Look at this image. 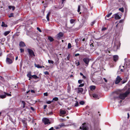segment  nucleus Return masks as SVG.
<instances>
[{
  "label": "nucleus",
  "instance_id": "obj_1",
  "mask_svg": "<svg viewBox=\"0 0 130 130\" xmlns=\"http://www.w3.org/2000/svg\"><path fill=\"white\" fill-rule=\"evenodd\" d=\"M130 93V88H128V90L125 92L124 93L120 94L119 96H114V100H116L117 99H118L119 98L122 100H124Z\"/></svg>",
  "mask_w": 130,
  "mask_h": 130
},
{
  "label": "nucleus",
  "instance_id": "obj_2",
  "mask_svg": "<svg viewBox=\"0 0 130 130\" xmlns=\"http://www.w3.org/2000/svg\"><path fill=\"white\" fill-rule=\"evenodd\" d=\"M28 52L29 53V56L31 57L33 56H35V55L34 51L31 49L28 48L27 49Z\"/></svg>",
  "mask_w": 130,
  "mask_h": 130
},
{
  "label": "nucleus",
  "instance_id": "obj_3",
  "mask_svg": "<svg viewBox=\"0 0 130 130\" xmlns=\"http://www.w3.org/2000/svg\"><path fill=\"white\" fill-rule=\"evenodd\" d=\"M22 122L24 127L25 128V130H27V122L26 121V120H25V119H24L22 120Z\"/></svg>",
  "mask_w": 130,
  "mask_h": 130
},
{
  "label": "nucleus",
  "instance_id": "obj_4",
  "mask_svg": "<svg viewBox=\"0 0 130 130\" xmlns=\"http://www.w3.org/2000/svg\"><path fill=\"white\" fill-rule=\"evenodd\" d=\"M122 79L121 78L120 76H118L116 78V80L115 83L116 84H118L119 83Z\"/></svg>",
  "mask_w": 130,
  "mask_h": 130
},
{
  "label": "nucleus",
  "instance_id": "obj_5",
  "mask_svg": "<svg viewBox=\"0 0 130 130\" xmlns=\"http://www.w3.org/2000/svg\"><path fill=\"white\" fill-rule=\"evenodd\" d=\"M42 121L45 124H46L48 123H50L49 122V120L46 118H43Z\"/></svg>",
  "mask_w": 130,
  "mask_h": 130
},
{
  "label": "nucleus",
  "instance_id": "obj_6",
  "mask_svg": "<svg viewBox=\"0 0 130 130\" xmlns=\"http://www.w3.org/2000/svg\"><path fill=\"white\" fill-rule=\"evenodd\" d=\"M83 61L85 64L88 65L89 62V59L87 58H85L83 59Z\"/></svg>",
  "mask_w": 130,
  "mask_h": 130
},
{
  "label": "nucleus",
  "instance_id": "obj_7",
  "mask_svg": "<svg viewBox=\"0 0 130 130\" xmlns=\"http://www.w3.org/2000/svg\"><path fill=\"white\" fill-rule=\"evenodd\" d=\"M6 59H14V57L13 55L12 54H8L7 55Z\"/></svg>",
  "mask_w": 130,
  "mask_h": 130
},
{
  "label": "nucleus",
  "instance_id": "obj_8",
  "mask_svg": "<svg viewBox=\"0 0 130 130\" xmlns=\"http://www.w3.org/2000/svg\"><path fill=\"white\" fill-rule=\"evenodd\" d=\"M80 129H82L83 130H88V128L86 125L83 124H82V127H80Z\"/></svg>",
  "mask_w": 130,
  "mask_h": 130
},
{
  "label": "nucleus",
  "instance_id": "obj_9",
  "mask_svg": "<svg viewBox=\"0 0 130 130\" xmlns=\"http://www.w3.org/2000/svg\"><path fill=\"white\" fill-rule=\"evenodd\" d=\"M14 59H6V62L8 64H11L12 63L13 61L14 60Z\"/></svg>",
  "mask_w": 130,
  "mask_h": 130
},
{
  "label": "nucleus",
  "instance_id": "obj_10",
  "mask_svg": "<svg viewBox=\"0 0 130 130\" xmlns=\"http://www.w3.org/2000/svg\"><path fill=\"white\" fill-rule=\"evenodd\" d=\"M63 34L62 33L60 32L57 35V38L58 39L61 38L63 37Z\"/></svg>",
  "mask_w": 130,
  "mask_h": 130
},
{
  "label": "nucleus",
  "instance_id": "obj_11",
  "mask_svg": "<svg viewBox=\"0 0 130 130\" xmlns=\"http://www.w3.org/2000/svg\"><path fill=\"white\" fill-rule=\"evenodd\" d=\"M115 19L117 20L120 19L121 18V17L117 14H114Z\"/></svg>",
  "mask_w": 130,
  "mask_h": 130
},
{
  "label": "nucleus",
  "instance_id": "obj_12",
  "mask_svg": "<svg viewBox=\"0 0 130 130\" xmlns=\"http://www.w3.org/2000/svg\"><path fill=\"white\" fill-rule=\"evenodd\" d=\"M19 45L20 47H24L26 46V45L24 42L22 41H21L20 42Z\"/></svg>",
  "mask_w": 130,
  "mask_h": 130
},
{
  "label": "nucleus",
  "instance_id": "obj_13",
  "mask_svg": "<svg viewBox=\"0 0 130 130\" xmlns=\"http://www.w3.org/2000/svg\"><path fill=\"white\" fill-rule=\"evenodd\" d=\"M1 95H0V98L1 99H4L6 98V92H5V94L4 93L3 94H2Z\"/></svg>",
  "mask_w": 130,
  "mask_h": 130
},
{
  "label": "nucleus",
  "instance_id": "obj_14",
  "mask_svg": "<svg viewBox=\"0 0 130 130\" xmlns=\"http://www.w3.org/2000/svg\"><path fill=\"white\" fill-rule=\"evenodd\" d=\"M93 97L96 99H99V98L98 94L96 93H93Z\"/></svg>",
  "mask_w": 130,
  "mask_h": 130
},
{
  "label": "nucleus",
  "instance_id": "obj_15",
  "mask_svg": "<svg viewBox=\"0 0 130 130\" xmlns=\"http://www.w3.org/2000/svg\"><path fill=\"white\" fill-rule=\"evenodd\" d=\"M113 60L115 61H116L118 59V56L117 55H114L113 56Z\"/></svg>",
  "mask_w": 130,
  "mask_h": 130
},
{
  "label": "nucleus",
  "instance_id": "obj_16",
  "mask_svg": "<svg viewBox=\"0 0 130 130\" xmlns=\"http://www.w3.org/2000/svg\"><path fill=\"white\" fill-rule=\"evenodd\" d=\"M66 112L65 110L60 109V113L61 115H63L66 114Z\"/></svg>",
  "mask_w": 130,
  "mask_h": 130
},
{
  "label": "nucleus",
  "instance_id": "obj_17",
  "mask_svg": "<svg viewBox=\"0 0 130 130\" xmlns=\"http://www.w3.org/2000/svg\"><path fill=\"white\" fill-rule=\"evenodd\" d=\"M78 93L82 92L83 91L84 89L82 88H78Z\"/></svg>",
  "mask_w": 130,
  "mask_h": 130
},
{
  "label": "nucleus",
  "instance_id": "obj_18",
  "mask_svg": "<svg viewBox=\"0 0 130 130\" xmlns=\"http://www.w3.org/2000/svg\"><path fill=\"white\" fill-rule=\"evenodd\" d=\"M35 66L37 68H44V66H40L39 64H35Z\"/></svg>",
  "mask_w": 130,
  "mask_h": 130
},
{
  "label": "nucleus",
  "instance_id": "obj_19",
  "mask_svg": "<svg viewBox=\"0 0 130 130\" xmlns=\"http://www.w3.org/2000/svg\"><path fill=\"white\" fill-rule=\"evenodd\" d=\"M50 14V12H49L47 14L46 18L47 19V20L48 21H49V16Z\"/></svg>",
  "mask_w": 130,
  "mask_h": 130
},
{
  "label": "nucleus",
  "instance_id": "obj_20",
  "mask_svg": "<svg viewBox=\"0 0 130 130\" xmlns=\"http://www.w3.org/2000/svg\"><path fill=\"white\" fill-rule=\"evenodd\" d=\"M90 88L91 90H93L95 88V86H90Z\"/></svg>",
  "mask_w": 130,
  "mask_h": 130
},
{
  "label": "nucleus",
  "instance_id": "obj_21",
  "mask_svg": "<svg viewBox=\"0 0 130 130\" xmlns=\"http://www.w3.org/2000/svg\"><path fill=\"white\" fill-rule=\"evenodd\" d=\"M8 8L10 9H11V8H12V10H14L15 8V7L14 6H8Z\"/></svg>",
  "mask_w": 130,
  "mask_h": 130
},
{
  "label": "nucleus",
  "instance_id": "obj_22",
  "mask_svg": "<svg viewBox=\"0 0 130 130\" xmlns=\"http://www.w3.org/2000/svg\"><path fill=\"white\" fill-rule=\"evenodd\" d=\"M48 39L50 42H52L54 40V39L51 37H48Z\"/></svg>",
  "mask_w": 130,
  "mask_h": 130
},
{
  "label": "nucleus",
  "instance_id": "obj_23",
  "mask_svg": "<svg viewBox=\"0 0 130 130\" xmlns=\"http://www.w3.org/2000/svg\"><path fill=\"white\" fill-rule=\"evenodd\" d=\"M58 98L57 97H55L53 99L52 102H54V101H57L58 100Z\"/></svg>",
  "mask_w": 130,
  "mask_h": 130
},
{
  "label": "nucleus",
  "instance_id": "obj_24",
  "mask_svg": "<svg viewBox=\"0 0 130 130\" xmlns=\"http://www.w3.org/2000/svg\"><path fill=\"white\" fill-rule=\"evenodd\" d=\"M10 32V31H5L4 34V35L5 36H6L8 34H9Z\"/></svg>",
  "mask_w": 130,
  "mask_h": 130
},
{
  "label": "nucleus",
  "instance_id": "obj_25",
  "mask_svg": "<svg viewBox=\"0 0 130 130\" xmlns=\"http://www.w3.org/2000/svg\"><path fill=\"white\" fill-rule=\"evenodd\" d=\"M32 77V78H34V79H38L39 78V77H38L37 75H32L31 76Z\"/></svg>",
  "mask_w": 130,
  "mask_h": 130
},
{
  "label": "nucleus",
  "instance_id": "obj_26",
  "mask_svg": "<svg viewBox=\"0 0 130 130\" xmlns=\"http://www.w3.org/2000/svg\"><path fill=\"white\" fill-rule=\"evenodd\" d=\"M126 59V58H125V59H124V60H125V63H124V66H123V68H124V67L125 66H125H126V67H127V62L125 60Z\"/></svg>",
  "mask_w": 130,
  "mask_h": 130
},
{
  "label": "nucleus",
  "instance_id": "obj_27",
  "mask_svg": "<svg viewBox=\"0 0 130 130\" xmlns=\"http://www.w3.org/2000/svg\"><path fill=\"white\" fill-rule=\"evenodd\" d=\"M22 103L23 105V108H25V107L26 103L23 101H22Z\"/></svg>",
  "mask_w": 130,
  "mask_h": 130
},
{
  "label": "nucleus",
  "instance_id": "obj_28",
  "mask_svg": "<svg viewBox=\"0 0 130 130\" xmlns=\"http://www.w3.org/2000/svg\"><path fill=\"white\" fill-rule=\"evenodd\" d=\"M32 75H31V72H29L27 74V76L28 77H29L30 76H31Z\"/></svg>",
  "mask_w": 130,
  "mask_h": 130
},
{
  "label": "nucleus",
  "instance_id": "obj_29",
  "mask_svg": "<svg viewBox=\"0 0 130 130\" xmlns=\"http://www.w3.org/2000/svg\"><path fill=\"white\" fill-rule=\"evenodd\" d=\"M2 26L3 27H7V25L6 24H4V23L3 22H2Z\"/></svg>",
  "mask_w": 130,
  "mask_h": 130
},
{
  "label": "nucleus",
  "instance_id": "obj_30",
  "mask_svg": "<svg viewBox=\"0 0 130 130\" xmlns=\"http://www.w3.org/2000/svg\"><path fill=\"white\" fill-rule=\"evenodd\" d=\"M75 20L73 19H71L70 20V23L71 24H73V23H74V22L75 21Z\"/></svg>",
  "mask_w": 130,
  "mask_h": 130
},
{
  "label": "nucleus",
  "instance_id": "obj_31",
  "mask_svg": "<svg viewBox=\"0 0 130 130\" xmlns=\"http://www.w3.org/2000/svg\"><path fill=\"white\" fill-rule=\"evenodd\" d=\"M48 62L49 63H51L52 64H53L54 63L53 61L50 60H48Z\"/></svg>",
  "mask_w": 130,
  "mask_h": 130
},
{
  "label": "nucleus",
  "instance_id": "obj_32",
  "mask_svg": "<svg viewBox=\"0 0 130 130\" xmlns=\"http://www.w3.org/2000/svg\"><path fill=\"white\" fill-rule=\"evenodd\" d=\"M71 45L70 43H69L68 44V49L70 48L71 47Z\"/></svg>",
  "mask_w": 130,
  "mask_h": 130
},
{
  "label": "nucleus",
  "instance_id": "obj_33",
  "mask_svg": "<svg viewBox=\"0 0 130 130\" xmlns=\"http://www.w3.org/2000/svg\"><path fill=\"white\" fill-rule=\"evenodd\" d=\"M14 14L13 13H11L9 15L8 17L9 18H10L12 17H13Z\"/></svg>",
  "mask_w": 130,
  "mask_h": 130
},
{
  "label": "nucleus",
  "instance_id": "obj_34",
  "mask_svg": "<svg viewBox=\"0 0 130 130\" xmlns=\"http://www.w3.org/2000/svg\"><path fill=\"white\" fill-rule=\"evenodd\" d=\"M112 13L110 12L109 14H108V15H107L106 16V17H107L108 18H109L111 15L112 14Z\"/></svg>",
  "mask_w": 130,
  "mask_h": 130
},
{
  "label": "nucleus",
  "instance_id": "obj_35",
  "mask_svg": "<svg viewBox=\"0 0 130 130\" xmlns=\"http://www.w3.org/2000/svg\"><path fill=\"white\" fill-rule=\"evenodd\" d=\"M79 104L81 105H83L85 103V102L83 101H80L79 103Z\"/></svg>",
  "mask_w": 130,
  "mask_h": 130
},
{
  "label": "nucleus",
  "instance_id": "obj_36",
  "mask_svg": "<svg viewBox=\"0 0 130 130\" xmlns=\"http://www.w3.org/2000/svg\"><path fill=\"white\" fill-rule=\"evenodd\" d=\"M119 10L122 12L124 11V9L123 8H119Z\"/></svg>",
  "mask_w": 130,
  "mask_h": 130
},
{
  "label": "nucleus",
  "instance_id": "obj_37",
  "mask_svg": "<svg viewBox=\"0 0 130 130\" xmlns=\"http://www.w3.org/2000/svg\"><path fill=\"white\" fill-rule=\"evenodd\" d=\"M78 103L77 101H76V102L75 103V107H77L78 106Z\"/></svg>",
  "mask_w": 130,
  "mask_h": 130
},
{
  "label": "nucleus",
  "instance_id": "obj_38",
  "mask_svg": "<svg viewBox=\"0 0 130 130\" xmlns=\"http://www.w3.org/2000/svg\"><path fill=\"white\" fill-rule=\"evenodd\" d=\"M59 126H60V128L64 126V124L63 123H62L61 124H59Z\"/></svg>",
  "mask_w": 130,
  "mask_h": 130
},
{
  "label": "nucleus",
  "instance_id": "obj_39",
  "mask_svg": "<svg viewBox=\"0 0 130 130\" xmlns=\"http://www.w3.org/2000/svg\"><path fill=\"white\" fill-rule=\"evenodd\" d=\"M80 7L79 5L78 6V9H77V11L78 12H79L80 11Z\"/></svg>",
  "mask_w": 130,
  "mask_h": 130
},
{
  "label": "nucleus",
  "instance_id": "obj_40",
  "mask_svg": "<svg viewBox=\"0 0 130 130\" xmlns=\"http://www.w3.org/2000/svg\"><path fill=\"white\" fill-rule=\"evenodd\" d=\"M55 127L56 129H58L60 128V126H59V125L57 126V127Z\"/></svg>",
  "mask_w": 130,
  "mask_h": 130
},
{
  "label": "nucleus",
  "instance_id": "obj_41",
  "mask_svg": "<svg viewBox=\"0 0 130 130\" xmlns=\"http://www.w3.org/2000/svg\"><path fill=\"white\" fill-rule=\"evenodd\" d=\"M83 81V80H78V83L80 84H81L82 83V82Z\"/></svg>",
  "mask_w": 130,
  "mask_h": 130
},
{
  "label": "nucleus",
  "instance_id": "obj_42",
  "mask_svg": "<svg viewBox=\"0 0 130 130\" xmlns=\"http://www.w3.org/2000/svg\"><path fill=\"white\" fill-rule=\"evenodd\" d=\"M84 84H83H83H80V85H79V87H82L83 86H84Z\"/></svg>",
  "mask_w": 130,
  "mask_h": 130
},
{
  "label": "nucleus",
  "instance_id": "obj_43",
  "mask_svg": "<svg viewBox=\"0 0 130 130\" xmlns=\"http://www.w3.org/2000/svg\"><path fill=\"white\" fill-rule=\"evenodd\" d=\"M37 29L39 31V32H42V31L38 27H37Z\"/></svg>",
  "mask_w": 130,
  "mask_h": 130
},
{
  "label": "nucleus",
  "instance_id": "obj_44",
  "mask_svg": "<svg viewBox=\"0 0 130 130\" xmlns=\"http://www.w3.org/2000/svg\"><path fill=\"white\" fill-rule=\"evenodd\" d=\"M70 55L69 54L68 55V56H67V59L68 60H69V59H70Z\"/></svg>",
  "mask_w": 130,
  "mask_h": 130
},
{
  "label": "nucleus",
  "instance_id": "obj_45",
  "mask_svg": "<svg viewBox=\"0 0 130 130\" xmlns=\"http://www.w3.org/2000/svg\"><path fill=\"white\" fill-rule=\"evenodd\" d=\"M127 82V80H124L123 81H122V84L125 83Z\"/></svg>",
  "mask_w": 130,
  "mask_h": 130
},
{
  "label": "nucleus",
  "instance_id": "obj_46",
  "mask_svg": "<svg viewBox=\"0 0 130 130\" xmlns=\"http://www.w3.org/2000/svg\"><path fill=\"white\" fill-rule=\"evenodd\" d=\"M3 93L5 94V92H4L3 91H2L0 90V95H1V94H3Z\"/></svg>",
  "mask_w": 130,
  "mask_h": 130
},
{
  "label": "nucleus",
  "instance_id": "obj_47",
  "mask_svg": "<svg viewBox=\"0 0 130 130\" xmlns=\"http://www.w3.org/2000/svg\"><path fill=\"white\" fill-rule=\"evenodd\" d=\"M6 93V96L7 95L8 96H11V94L9 93Z\"/></svg>",
  "mask_w": 130,
  "mask_h": 130
},
{
  "label": "nucleus",
  "instance_id": "obj_48",
  "mask_svg": "<svg viewBox=\"0 0 130 130\" xmlns=\"http://www.w3.org/2000/svg\"><path fill=\"white\" fill-rule=\"evenodd\" d=\"M44 73L45 75H48L49 74V73H48V72L47 71L44 72Z\"/></svg>",
  "mask_w": 130,
  "mask_h": 130
},
{
  "label": "nucleus",
  "instance_id": "obj_49",
  "mask_svg": "<svg viewBox=\"0 0 130 130\" xmlns=\"http://www.w3.org/2000/svg\"><path fill=\"white\" fill-rule=\"evenodd\" d=\"M20 50L21 52L22 53L24 52V50L23 49L21 48H20Z\"/></svg>",
  "mask_w": 130,
  "mask_h": 130
},
{
  "label": "nucleus",
  "instance_id": "obj_50",
  "mask_svg": "<svg viewBox=\"0 0 130 130\" xmlns=\"http://www.w3.org/2000/svg\"><path fill=\"white\" fill-rule=\"evenodd\" d=\"M0 80L2 81H4V79L2 76H0Z\"/></svg>",
  "mask_w": 130,
  "mask_h": 130
},
{
  "label": "nucleus",
  "instance_id": "obj_51",
  "mask_svg": "<svg viewBox=\"0 0 130 130\" xmlns=\"http://www.w3.org/2000/svg\"><path fill=\"white\" fill-rule=\"evenodd\" d=\"M52 102V101H48L46 102V103L48 104H50Z\"/></svg>",
  "mask_w": 130,
  "mask_h": 130
},
{
  "label": "nucleus",
  "instance_id": "obj_52",
  "mask_svg": "<svg viewBox=\"0 0 130 130\" xmlns=\"http://www.w3.org/2000/svg\"><path fill=\"white\" fill-rule=\"evenodd\" d=\"M107 29L106 28V27H104L102 29V30L104 31L105 30Z\"/></svg>",
  "mask_w": 130,
  "mask_h": 130
},
{
  "label": "nucleus",
  "instance_id": "obj_53",
  "mask_svg": "<svg viewBox=\"0 0 130 130\" xmlns=\"http://www.w3.org/2000/svg\"><path fill=\"white\" fill-rule=\"evenodd\" d=\"M1 49L0 48V57L1 56H2V52L1 51Z\"/></svg>",
  "mask_w": 130,
  "mask_h": 130
},
{
  "label": "nucleus",
  "instance_id": "obj_54",
  "mask_svg": "<svg viewBox=\"0 0 130 130\" xmlns=\"http://www.w3.org/2000/svg\"><path fill=\"white\" fill-rule=\"evenodd\" d=\"M53 113L52 112H51L49 113H47V114L49 115H51L53 114Z\"/></svg>",
  "mask_w": 130,
  "mask_h": 130
},
{
  "label": "nucleus",
  "instance_id": "obj_55",
  "mask_svg": "<svg viewBox=\"0 0 130 130\" xmlns=\"http://www.w3.org/2000/svg\"><path fill=\"white\" fill-rule=\"evenodd\" d=\"M48 130H54V128L53 127H51V128H50Z\"/></svg>",
  "mask_w": 130,
  "mask_h": 130
},
{
  "label": "nucleus",
  "instance_id": "obj_56",
  "mask_svg": "<svg viewBox=\"0 0 130 130\" xmlns=\"http://www.w3.org/2000/svg\"><path fill=\"white\" fill-rule=\"evenodd\" d=\"M86 76H84V75L83 76V79H86Z\"/></svg>",
  "mask_w": 130,
  "mask_h": 130
},
{
  "label": "nucleus",
  "instance_id": "obj_57",
  "mask_svg": "<svg viewBox=\"0 0 130 130\" xmlns=\"http://www.w3.org/2000/svg\"><path fill=\"white\" fill-rule=\"evenodd\" d=\"M44 96H47L48 94L47 93H44Z\"/></svg>",
  "mask_w": 130,
  "mask_h": 130
},
{
  "label": "nucleus",
  "instance_id": "obj_58",
  "mask_svg": "<svg viewBox=\"0 0 130 130\" xmlns=\"http://www.w3.org/2000/svg\"><path fill=\"white\" fill-rule=\"evenodd\" d=\"M79 54L78 53L76 54L75 55V56H79Z\"/></svg>",
  "mask_w": 130,
  "mask_h": 130
},
{
  "label": "nucleus",
  "instance_id": "obj_59",
  "mask_svg": "<svg viewBox=\"0 0 130 130\" xmlns=\"http://www.w3.org/2000/svg\"><path fill=\"white\" fill-rule=\"evenodd\" d=\"M47 107V105H44V109H46V108Z\"/></svg>",
  "mask_w": 130,
  "mask_h": 130
},
{
  "label": "nucleus",
  "instance_id": "obj_60",
  "mask_svg": "<svg viewBox=\"0 0 130 130\" xmlns=\"http://www.w3.org/2000/svg\"><path fill=\"white\" fill-rule=\"evenodd\" d=\"M103 79L104 80V81L106 82H107V80L105 78H103Z\"/></svg>",
  "mask_w": 130,
  "mask_h": 130
},
{
  "label": "nucleus",
  "instance_id": "obj_61",
  "mask_svg": "<svg viewBox=\"0 0 130 130\" xmlns=\"http://www.w3.org/2000/svg\"><path fill=\"white\" fill-rule=\"evenodd\" d=\"M30 108L33 111H34V108L32 107H30Z\"/></svg>",
  "mask_w": 130,
  "mask_h": 130
},
{
  "label": "nucleus",
  "instance_id": "obj_62",
  "mask_svg": "<svg viewBox=\"0 0 130 130\" xmlns=\"http://www.w3.org/2000/svg\"><path fill=\"white\" fill-rule=\"evenodd\" d=\"M30 91L31 93H35V91L33 90H31Z\"/></svg>",
  "mask_w": 130,
  "mask_h": 130
},
{
  "label": "nucleus",
  "instance_id": "obj_63",
  "mask_svg": "<svg viewBox=\"0 0 130 130\" xmlns=\"http://www.w3.org/2000/svg\"><path fill=\"white\" fill-rule=\"evenodd\" d=\"M94 23V21H93V22H92V24H91V25L92 26Z\"/></svg>",
  "mask_w": 130,
  "mask_h": 130
},
{
  "label": "nucleus",
  "instance_id": "obj_64",
  "mask_svg": "<svg viewBox=\"0 0 130 130\" xmlns=\"http://www.w3.org/2000/svg\"><path fill=\"white\" fill-rule=\"evenodd\" d=\"M76 64V65L77 66H78L80 64V63H79V62H78V63L77 64V63Z\"/></svg>",
  "mask_w": 130,
  "mask_h": 130
}]
</instances>
